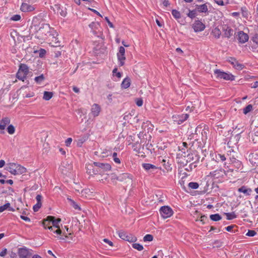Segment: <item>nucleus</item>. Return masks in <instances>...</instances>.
I'll return each instance as SVG.
<instances>
[{"instance_id":"obj_1","label":"nucleus","mask_w":258,"mask_h":258,"mask_svg":"<svg viewBox=\"0 0 258 258\" xmlns=\"http://www.w3.org/2000/svg\"><path fill=\"white\" fill-rule=\"evenodd\" d=\"M44 29L49 33L48 41H50V43L53 47H57L59 45V42L57 38L58 35L57 32L53 29H51L48 24H44L40 27V32H41L42 30Z\"/></svg>"},{"instance_id":"obj_2","label":"nucleus","mask_w":258,"mask_h":258,"mask_svg":"<svg viewBox=\"0 0 258 258\" xmlns=\"http://www.w3.org/2000/svg\"><path fill=\"white\" fill-rule=\"evenodd\" d=\"M94 164L97 167L98 170H97V174L104 176L103 178L99 179V180L102 182L107 181L108 178V174L107 172L111 170V165L108 163L100 162H94Z\"/></svg>"},{"instance_id":"obj_3","label":"nucleus","mask_w":258,"mask_h":258,"mask_svg":"<svg viewBox=\"0 0 258 258\" xmlns=\"http://www.w3.org/2000/svg\"><path fill=\"white\" fill-rule=\"evenodd\" d=\"M6 169L14 175L22 174L26 172V169L24 167L15 163H8Z\"/></svg>"},{"instance_id":"obj_4","label":"nucleus","mask_w":258,"mask_h":258,"mask_svg":"<svg viewBox=\"0 0 258 258\" xmlns=\"http://www.w3.org/2000/svg\"><path fill=\"white\" fill-rule=\"evenodd\" d=\"M214 74L218 79H223L226 81H233L235 80V77L232 74L223 72L219 69L215 70Z\"/></svg>"},{"instance_id":"obj_5","label":"nucleus","mask_w":258,"mask_h":258,"mask_svg":"<svg viewBox=\"0 0 258 258\" xmlns=\"http://www.w3.org/2000/svg\"><path fill=\"white\" fill-rule=\"evenodd\" d=\"M29 73L28 67L24 63H21L19 66L16 77L20 80L24 82Z\"/></svg>"},{"instance_id":"obj_6","label":"nucleus","mask_w":258,"mask_h":258,"mask_svg":"<svg viewBox=\"0 0 258 258\" xmlns=\"http://www.w3.org/2000/svg\"><path fill=\"white\" fill-rule=\"evenodd\" d=\"M159 212L163 219H167L171 217L174 212L173 210L169 206H162L159 210Z\"/></svg>"},{"instance_id":"obj_7","label":"nucleus","mask_w":258,"mask_h":258,"mask_svg":"<svg viewBox=\"0 0 258 258\" xmlns=\"http://www.w3.org/2000/svg\"><path fill=\"white\" fill-rule=\"evenodd\" d=\"M17 253L19 258H30L32 254V250L23 246L18 249Z\"/></svg>"},{"instance_id":"obj_8","label":"nucleus","mask_w":258,"mask_h":258,"mask_svg":"<svg viewBox=\"0 0 258 258\" xmlns=\"http://www.w3.org/2000/svg\"><path fill=\"white\" fill-rule=\"evenodd\" d=\"M117 234L119 237L124 240L130 242H134L137 241V237L131 234H128L123 231H118Z\"/></svg>"},{"instance_id":"obj_9","label":"nucleus","mask_w":258,"mask_h":258,"mask_svg":"<svg viewBox=\"0 0 258 258\" xmlns=\"http://www.w3.org/2000/svg\"><path fill=\"white\" fill-rule=\"evenodd\" d=\"M72 169V166L67 161H63L59 167V170L62 174L64 175H68L70 173Z\"/></svg>"},{"instance_id":"obj_10","label":"nucleus","mask_w":258,"mask_h":258,"mask_svg":"<svg viewBox=\"0 0 258 258\" xmlns=\"http://www.w3.org/2000/svg\"><path fill=\"white\" fill-rule=\"evenodd\" d=\"M117 57L118 61V64L120 66H122L124 64L125 60V49L123 46L119 47L118 52L117 53Z\"/></svg>"},{"instance_id":"obj_11","label":"nucleus","mask_w":258,"mask_h":258,"mask_svg":"<svg viewBox=\"0 0 258 258\" xmlns=\"http://www.w3.org/2000/svg\"><path fill=\"white\" fill-rule=\"evenodd\" d=\"M188 117L187 114H182L181 115L175 114L172 117L173 121L178 124H180L185 121Z\"/></svg>"},{"instance_id":"obj_12","label":"nucleus","mask_w":258,"mask_h":258,"mask_svg":"<svg viewBox=\"0 0 258 258\" xmlns=\"http://www.w3.org/2000/svg\"><path fill=\"white\" fill-rule=\"evenodd\" d=\"M192 27L196 32H201L205 28V24L200 20H196L192 25Z\"/></svg>"},{"instance_id":"obj_13","label":"nucleus","mask_w":258,"mask_h":258,"mask_svg":"<svg viewBox=\"0 0 258 258\" xmlns=\"http://www.w3.org/2000/svg\"><path fill=\"white\" fill-rule=\"evenodd\" d=\"M237 39L240 43H244L248 40L249 37L246 33L241 31L238 33Z\"/></svg>"},{"instance_id":"obj_14","label":"nucleus","mask_w":258,"mask_h":258,"mask_svg":"<svg viewBox=\"0 0 258 258\" xmlns=\"http://www.w3.org/2000/svg\"><path fill=\"white\" fill-rule=\"evenodd\" d=\"M101 111V107L98 104H93L91 108V113L94 117L98 116Z\"/></svg>"},{"instance_id":"obj_15","label":"nucleus","mask_w":258,"mask_h":258,"mask_svg":"<svg viewBox=\"0 0 258 258\" xmlns=\"http://www.w3.org/2000/svg\"><path fill=\"white\" fill-rule=\"evenodd\" d=\"M35 8L34 6L26 3H23L21 6L20 9L23 12H30L34 11Z\"/></svg>"},{"instance_id":"obj_16","label":"nucleus","mask_w":258,"mask_h":258,"mask_svg":"<svg viewBox=\"0 0 258 258\" xmlns=\"http://www.w3.org/2000/svg\"><path fill=\"white\" fill-rule=\"evenodd\" d=\"M54 11H56L58 14H59L61 16L64 17L66 16L67 12L66 8H63L59 4L55 5L54 6Z\"/></svg>"},{"instance_id":"obj_17","label":"nucleus","mask_w":258,"mask_h":258,"mask_svg":"<svg viewBox=\"0 0 258 258\" xmlns=\"http://www.w3.org/2000/svg\"><path fill=\"white\" fill-rule=\"evenodd\" d=\"M229 62L237 70H241L243 68V65L239 63L234 57H230L229 59Z\"/></svg>"},{"instance_id":"obj_18","label":"nucleus","mask_w":258,"mask_h":258,"mask_svg":"<svg viewBox=\"0 0 258 258\" xmlns=\"http://www.w3.org/2000/svg\"><path fill=\"white\" fill-rule=\"evenodd\" d=\"M222 30L225 36L227 38H230L233 35V30L227 25L223 26Z\"/></svg>"},{"instance_id":"obj_19","label":"nucleus","mask_w":258,"mask_h":258,"mask_svg":"<svg viewBox=\"0 0 258 258\" xmlns=\"http://www.w3.org/2000/svg\"><path fill=\"white\" fill-rule=\"evenodd\" d=\"M87 172L90 174H97V167L95 166L94 163L93 164H86Z\"/></svg>"},{"instance_id":"obj_20","label":"nucleus","mask_w":258,"mask_h":258,"mask_svg":"<svg viewBox=\"0 0 258 258\" xmlns=\"http://www.w3.org/2000/svg\"><path fill=\"white\" fill-rule=\"evenodd\" d=\"M49 230L52 232L53 233L56 234V235L55 237H57L58 239L65 240V238L61 235L62 230H61L60 228H56V229L51 228Z\"/></svg>"},{"instance_id":"obj_21","label":"nucleus","mask_w":258,"mask_h":258,"mask_svg":"<svg viewBox=\"0 0 258 258\" xmlns=\"http://www.w3.org/2000/svg\"><path fill=\"white\" fill-rule=\"evenodd\" d=\"M238 191L243 193L245 196L250 195L252 190L250 188H247L245 186H242L238 189Z\"/></svg>"},{"instance_id":"obj_22","label":"nucleus","mask_w":258,"mask_h":258,"mask_svg":"<svg viewBox=\"0 0 258 258\" xmlns=\"http://www.w3.org/2000/svg\"><path fill=\"white\" fill-rule=\"evenodd\" d=\"M133 178V176L128 173H123L118 176L117 178V179L119 181H123L126 179H128L132 180Z\"/></svg>"},{"instance_id":"obj_23","label":"nucleus","mask_w":258,"mask_h":258,"mask_svg":"<svg viewBox=\"0 0 258 258\" xmlns=\"http://www.w3.org/2000/svg\"><path fill=\"white\" fill-rule=\"evenodd\" d=\"M60 222V219H54V217H52L51 220V227H49V229L51 228L56 229V228H59V223Z\"/></svg>"},{"instance_id":"obj_24","label":"nucleus","mask_w":258,"mask_h":258,"mask_svg":"<svg viewBox=\"0 0 258 258\" xmlns=\"http://www.w3.org/2000/svg\"><path fill=\"white\" fill-rule=\"evenodd\" d=\"M196 9L200 13H207L208 11L207 4H204L201 5H197Z\"/></svg>"},{"instance_id":"obj_25","label":"nucleus","mask_w":258,"mask_h":258,"mask_svg":"<svg viewBox=\"0 0 258 258\" xmlns=\"http://www.w3.org/2000/svg\"><path fill=\"white\" fill-rule=\"evenodd\" d=\"M51 216H48L46 219L43 221V225L45 229H49V227H51Z\"/></svg>"},{"instance_id":"obj_26","label":"nucleus","mask_w":258,"mask_h":258,"mask_svg":"<svg viewBox=\"0 0 258 258\" xmlns=\"http://www.w3.org/2000/svg\"><path fill=\"white\" fill-rule=\"evenodd\" d=\"M222 175V170H215L210 173L209 176L213 178V179L219 178Z\"/></svg>"},{"instance_id":"obj_27","label":"nucleus","mask_w":258,"mask_h":258,"mask_svg":"<svg viewBox=\"0 0 258 258\" xmlns=\"http://www.w3.org/2000/svg\"><path fill=\"white\" fill-rule=\"evenodd\" d=\"M130 85L131 80L128 77L124 78L121 84V87L123 89H127L130 86Z\"/></svg>"},{"instance_id":"obj_28","label":"nucleus","mask_w":258,"mask_h":258,"mask_svg":"<svg viewBox=\"0 0 258 258\" xmlns=\"http://www.w3.org/2000/svg\"><path fill=\"white\" fill-rule=\"evenodd\" d=\"M67 199L69 201L70 205L72 206L75 210L78 211H80L81 210L80 206L76 202L69 198H68Z\"/></svg>"},{"instance_id":"obj_29","label":"nucleus","mask_w":258,"mask_h":258,"mask_svg":"<svg viewBox=\"0 0 258 258\" xmlns=\"http://www.w3.org/2000/svg\"><path fill=\"white\" fill-rule=\"evenodd\" d=\"M10 123V119L8 117H4L0 120V124L4 126V129H5L6 126Z\"/></svg>"},{"instance_id":"obj_30","label":"nucleus","mask_w":258,"mask_h":258,"mask_svg":"<svg viewBox=\"0 0 258 258\" xmlns=\"http://www.w3.org/2000/svg\"><path fill=\"white\" fill-rule=\"evenodd\" d=\"M212 34L216 38H219L221 35V31L218 27H215L212 30Z\"/></svg>"},{"instance_id":"obj_31","label":"nucleus","mask_w":258,"mask_h":258,"mask_svg":"<svg viewBox=\"0 0 258 258\" xmlns=\"http://www.w3.org/2000/svg\"><path fill=\"white\" fill-rule=\"evenodd\" d=\"M87 140V137L86 136H83L80 137L76 141L77 146L78 147H81L83 144Z\"/></svg>"},{"instance_id":"obj_32","label":"nucleus","mask_w":258,"mask_h":258,"mask_svg":"<svg viewBox=\"0 0 258 258\" xmlns=\"http://www.w3.org/2000/svg\"><path fill=\"white\" fill-rule=\"evenodd\" d=\"M53 96V93L51 92L45 91L43 94V99L45 100H49Z\"/></svg>"},{"instance_id":"obj_33","label":"nucleus","mask_w":258,"mask_h":258,"mask_svg":"<svg viewBox=\"0 0 258 258\" xmlns=\"http://www.w3.org/2000/svg\"><path fill=\"white\" fill-rule=\"evenodd\" d=\"M210 218L213 221H218L221 219V216L219 214H212L210 216Z\"/></svg>"},{"instance_id":"obj_34","label":"nucleus","mask_w":258,"mask_h":258,"mask_svg":"<svg viewBox=\"0 0 258 258\" xmlns=\"http://www.w3.org/2000/svg\"><path fill=\"white\" fill-rule=\"evenodd\" d=\"M89 27L93 31H95V30L97 29L99 26V24L98 22H93L89 25Z\"/></svg>"},{"instance_id":"obj_35","label":"nucleus","mask_w":258,"mask_h":258,"mask_svg":"<svg viewBox=\"0 0 258 258\" xmlns=\"http://www.w3.org/2000/svg\"><path fill=\"white\" fill-rule=\"evenodd\" d=\"M225 214L226 216V219L229 220H232L236 218V215L234 212L226 213Z\"/></svg>"},{"instance_id":"obj_36","label":"nucleus","mask_w":258,"mask_h":258,"mask_svg":"<svg viewBox=\"0 0 258 258\" xmlns=\"http://www.w3.org/2000/svg\"><path fill=\"white\" fill-rule=\"evenodd\" d=\"M38 32V33H39L40 34L42 35L41 37H42V39L46 40L48 38L49 33H47V31H46L44 29H43L42 31H41V32H40V28H39Z\"/></svg>"},{"instance_id":"obj_37","label":"nucleus","mask_w":258,"mask_h":258,"mask_svg":"<svg viewBox=\"0 0 258 258\" xmlns=\"http://www.w3.org/2000/svg\"><path fill=\"white\" fill-rule=\"evenodd\" d=\"M143 167L146 170H149L151 169H154L156 168L155 166L149 164V163H144L142 165Z\"/></svg>"},{"instance_id":"obj_38","label":"nucleus","mask_w":258,"mask_h":258,"mask_svg":"<svg viewBox=\"0 0 258 258\" xmlns=\"http://www.w3.org/2000/svg\"><path fill=\"white\" fill-rule=\"evenodd\" d=\"M112 73L114 77H117V80L116 81H118L122 76L121 73L118 72L116 68H114L113 70Z\"/></svg>"},{"instance_id":"obj_39","label":"nucleus","mask_w":258,"mask_h":258,"mask_svg":"<svg viewBox=\"0 0 258 258\" xmlns=\"http://www.w3.org/2000/svg\"><path fill=\"white\" fill-rule=\"evenodd\" d=\"M252 109V105L251 104H249L247 105L244 108H243V113L244 114H247L248 113L250 112Z\"/></svg>"},{"instance_id":"obj_40","label":"nucleus","mask_w":258,"mask_h":258,"mask_svg":"<svg viewBox=\"0 0 258 258\" xmlns=\"http://www.w3.org/2000/svg\"><path fill=\"white\" fill-rule=\"evenodd\" d=\"M113 160L116 164H120L121 163L120 160L117 157V154L116 152H114L112 154Z\"/></svg>"},{"instance_id":"obj_41","label":"nucleus","mask_w":258,"mask_h":258,"mask_svg":"<svg viewBox=\"0 0 258 258\" xmlns=\"http://www.w3.org/2000/svg\"><path fill=\"white\" fill-rule=\"evenodd\" d=\"M172 15L174 17V18L176 19H178L180 18L181 15L179 11L176 10H173L172 11Z\"/></svg>"},{"instance_id":"obj_42","label":"nucleus","mask_w":258,"mask_h":258,"mask_svg":"<svg viewBox=\"0 0 258 258\" xmlns=\"http://www.w3.org/2000/svg\"><path fill=\"white\" fill-rule=\"evenodd\" d=\"M132 247L139 251H141L144 249L142 245L137 243H133L132 244Z\"/></svg>"},{"instance_id":"obj_43","label":"nucleus","mask_w":258,"mask_h":258,"mask_svg":"<svg viewBox=\"0 0 258 258\" xmlns=\"http://www.w3.org/2000/svg\"><path fill=\"white\" fill-rule=\"evenodd\" d=\"M7 131L10 135H13L15 133V128L12 124H10L7 127Z\"/></svg>"},{"instance_id":"obj_44","label":"nucleus","mask_w":258,"mask_h":258,"mask_svg":"<svg viewBox=\"0 0 258 258\" xmlns=\"http://www.w3.org/2000/svg\"><path fill=\"white\" fill-rule=\"evenodd\" d=\"M10 204L9 203H7L5 205L0 206V213L4 212L6 210H8L9 208H10Z\"/></svg>"},{"instance_id":"obj_45","label":"nucleus","mask_w":258,"mask_h":258,"mask_svg":"<svg viewBox=\"0 0 258 258\" xmlns=\"http://www.w3.org/2000/svg\"><path fill=\"white\" fill-rule=\"evenodd\" d=\"M34 80L37 83L41 84V83L44 80V77L43 75H41L35 77Z\"/></svg>"},{"instance_id":"obj_46","label":"nucleus","mask_w":258,"mask_h":258,"mask_svg":"<svg viewBox=\"0 0 258 258\" xmlns=\"http://www.w3.org/2000/svg\"><path fill=\"white\" fill-rule=\"evenodd\" d=\"M199 186V184L197 182H190L188 183L189 187L193 189H197Z\"/></svg>"},{"instance_id":"obj_47","label":"nucleus","mask_w":258,"mask_h":258,"mask_svg":"<svg viewBox=\"0 0 258 258\" xmlns=\"http://www.w3.org/2000/svg\"><path fill=\"white\" fill-rule=\"evenodd\" d=\"M153 237L151 234H147L143 238V240L145 242L146 241H151L153 240Z\"/></svg>"},{"instance_id":"obj_48","label":"nucleus","mask_w":258,"mask_h":258,"mask_svg":"<svg viewBox=\"0 0 258 258\" xmlns=\"http://www.w3.org/2000/svg\"><path fill=\"white\" fill-rule=\"evenodd\" d=\"M42 205L41 203H37L35 205L33 206V209L34 212H37L39 209L41 208Z\"/></svg>"},{"instance_id":"obj_49","label":"nucleus","mask_w":258,"mask_h":258,"mask_svg":"<svg viewBox=\"0 0 258 258\" xmlns=\"http://www.w3.org/2000/svg\"><path fill=\"white\" fill-rule=\"evenodd\" d=\"M21 16L20 15H15L11 18V20L14 21H18L21 19Z\"/></svg>"},{"instance_id":"obj_50","label":"nucleus","mask_w":258,"mask_h":258,"mask_svg":"<svg viewBox=\"0 0 258 258\" xmlns=\"http://www.w3.org/2000/svg\"><path fill=\"white\" fill-rule=\"evenodd\" d=\"M196 12L195 10L189 11V13L187 14L188 17L189 18L193 19L196 17Z\"/></svg>"},{"instance_id":"obj_51","label":"nucleus","mask_w":258,"mask_h":258,"mask_svg":"<svg viewBox=\"0 0 258 258\" xmlns=\"http://www.w3.org/2000/svg\"><path fill=\"white\" fill-rule=\"evenodd\" d=\"M256 233L255 231L249 230L246 233V235L249 237H252L256 235Z\"/></svg>"},{"instance_id":"obj_52","label":"nucleus","mask_w":258,"mask_h":258,"mask_svg":"<svg viewBox=\"0 0 258 258\" xmlns=\"http://www.w3.org/2000/svg\"><path fill=\"white\" fill-rule=\"evenodd\" d=\"M9 254L11 258H17V256L18 255L17 253L13 251H10Z\"/></svg>"},{"instance_id":"obj_53","label":"nucleus","mask_w":258,"mask_h":258,"mask_svg":"<svg viewBox=\"0 0 258 258\" xmlns=\"http://www.w3.org/2000/svg\"><path fill=\"white\" fill-rule=\"evenodd\" d=\"M136 103L137 106L140 107L143 105V101L141 98H138L136 100Z\"/></svg>"},{"instance_id":"obj_54","label":"nucleus","mask_w":258,"mask_h":258,"mask_svg":"<svg viewBox=\"0 0 258 258\" xmlns=\"http://www.w3.org/2000/svg\"><path fill=\"white\" fill-rule=\"evenodd\" d=\"M46 50L44 49H40L39 52V55L40 57H43L46 54Z\"/></svg>"},{"instance_id":"obj_55","label":"nucleus","mask_w":258,"mask_h":258,"mask_svg":"<svg viewBox=\"0 0 258 258\" xmlns=\"http://www.w3.org/2000/svg\"><path fill=\"white\" fill-rule=\"evenodd\" d=\"M234 166H235L237 169H239L242 166V163L239 160H236L234 162Z\"/></svg>"},{"instance_id":"obj_56","label":"nucleus","mask_w":258,"mask_h":258,"mask_svg":"<svg viewBox=\"0 0 258 258\" xmlns=\"http://www.w3.org/2000/svg\"><path fill=\"white\" fill-rule=\"evenodd\" d=\"M216 159H220L221 161H224L226 160V158L224 155L221 154H218V156H216Z\"/></svg>"},{"instance_id":"obj_57","label":"nucleus","mask_w":258,"mask_h":258,"mask_svg":"<svg viewBox=\"0 0 258 258\" xmlns=\"http://www.w3.org/2000/svg\"><path fill=\"white\" fill-rule=\"evenodd\" d=\"M72 139L71 138H68L65 141V144L67 147L70 146L71 143L72 142Z\"/></svg>"},{"instance_id":"obj_58","label":"nucleus","mask_w":258,"mask_h":258,"mask_svg":"<svg viewBox=\"0 0 258 258\" xmlns=\"http://www.w3.org/2000/svg\"><path fill=\"white\" fill-rule=\"evenodd\" d=\"M7 253V248H4L1 252H0V256L4 257L5 256Z\"/></svg>"},{"instance_id":"obj_59","label":"nucleus","mask_w":258,"mask_h":258,"mask_svg":"<svg viewBox=\"0 0 258 258\" xmlns=\"http://www.w3.org/2000/svg\"><path fill=\"white\" fill-rule=\"evenodd\" d=\"M252 41L254 43L258 44V34H255L252 38Z\"/></svg>"},{"instance_id":"obj_60","label":"nucleus","mask_w":258,"mask_h":258,"mask_svg":"<svg viewBox=\"0 0 258 258\" xmlns=\"http://www.w3.org/2000/svg\"><path fill=\"white\" fill-rule=\"evenodd\" d=\"M105 20H106V21L107 22V23H108L109 26L111 28H113V24L109 21V19L108 17H105Z\"/></svg>"},{"instance_id":"obj_61","label":"nucleus","mask_w":258,"mask_h":258,"mask_svg":"<svg viewBox=\"0 0 258 258\" xmlns=\"http://www.w3.org/2000/svg\"><path fill=\"white\" fill-rule=\"evenodd\" d=\"M103 241L107 243L108 244H109L110 246H113V243L112 242H111V241H110L109 239H107V238H104L103 239Z\"/></svg>"},{"instance_id":"obj_62","label":"nucleus","mask_w":258,"mask_h":258,"mask_svg":"<svg viewBox=\"0 0 258 258\" xmlns=\"http://www.w3.org/2000/svg\"><path fill=\"white\" fill-rule=\"evenodd\" d=\"M20 218L23 219V220H24L26 222H30V219L28 217H26V216H23V215H21L20 216Z\"/></svg>"},{"instance_id":"obj_63","label":"nucleus","mask_w":258,"mask_h":258,"mask_svg":"<svg viewBox=\"0 0 258 258\" xmlns=\"http://www.w3.org/2000/svg\"><path fill=\"white\" fill-rule=\"evenodd\" d=\"M215 2L219 6H224L225 5L224 2L222 0H216L215 1Z\"/></svg>"},{"instance_id":"obj_64","label":"nucleus","mask_w":258,"mask_h":258,"mask_svg":"<svg viewBox=\"0 0 258 258\" xmlns=\"http://www.w3.org/2000/svg\"><path fill=\"white\" fill-rule=\"evenodd\" d=\"M68 233L67 231H65L63 229L62 230L61 235L65 238V239L68 237Z\"/></svg>"}]
</instances>
